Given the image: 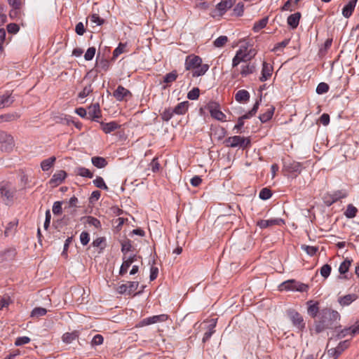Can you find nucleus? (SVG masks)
<instances>
[{"label":"nucleus","instance_id":"22","mask_svg":"<svg viewBox=\"0 0 359 359\" xmlns=\"http://www.w3.org/2000/svg\"><path fill=\"white\" fill-rule=\"evenodd\" d=\"M357 0H351L347 5H346L343 10L342 14L345 18H349L354 10Z\"/></svg>","mask_w":359,"mask_h":359},{"label":"nucleus","instance_id":"17","mask_svg":"<svg viewBox=\"0 0 359 359\" xmlns=\"http://www.w3.org/2000/svg\"><path fill=\"white\" fill-rule=\"evenodd\" d=\"M177 76L178 74L176 70H173L171 72L165 74L163 77V83H165V85L163 86L162 88L165 89L166 88L170 86L172 82L176 81Z\"/></svg>","mask_w":359,"mask_h":359},{"label":"nucleus","instance_id":"48","mask_svg":"<svg viewBox=\"0 0 359 359\" xmlns=\"http://www.w3.org/2000/svg\"><path fill=\"white\" fill-rule=\"evenodd\" d=\"M105 239L103 237H100L93 241L92 245L94 247L100 248L101 250L105 248L104 244Z\"/></svg>","mask_w":359,"mask_h":359},{"label":"nucleus","instance_id":"4","mask_svg":"<svg viewBox=\"0 0 359 359\" xmlns=\"http://www.w3.org/2000/svg\"><path fill=\"white\" fill-rule=\"evenodd\" d=\"M14 146L13 137L4 131H0V150L8 152L13 149Z\"/></svg>","mask_w":359,"mask_h":359},{"label":"nucleus","instance_id":"5","mask_svg":"<svg viewBox=\"0 0 359 359\" xmlns=\"http://www.w3.org/2000/svg\"><path fill=\"white\" fill-rule=\"evenodd\" d=\"M224 143L226 147H240L243 149L247 148L250 144V140L248 138L235 135L225 140Z\"/></svg>","mask_w":359,"mask_h":359},{"label":"nucleus","instance_id":"6","mask_svg":"<svg viewBox=\"0 0 359 359\" xmlns=\"http://www.w3.org/2000/svg\"><path fill=\"white\" fill-rule=\"evenodd\" d=\"M287 316L293 326L295 327L299 332H303L306 327V323L304 320L303 316L293 309L289 310L287 311Z\"/></svg>","mask_w":359,"mask_h":359},{"label":"nucleus","instance_id":"14","mask_svg":"<svg viewBox=\"0 0 359 359\" xmlns=\"http://www.w3.org/2000/svg\"><path fill=\"white\" fill-rule=\"evenodd\" d=\"M283 221L281 219H260L257 221V225L261 229H265L274 225H280Z\"/></svg>","mask_w":359,"mask_h":359},{"label":"nucleus","instance_id":"27","mask_svg":"<svg viewBox=\"0 0 359 359\" xmlns=\"http://www.w3.org/2000/svg\"><path fill=\"white\" fill-rule=\"evenodd\" d=\"M79 337V332L74 331L72 332H66L65 333L62 337V341L66 344H70L73 341L76 340Z\"/></svg>","mask_w":359,"mask_h":359},{"label":"nucleus","instance_id":"50","mask_svg":"<svg viewBox=\"0 0 359 359\" xmlns=\"http://www.w3.org/2000/svg\"><path fill=\"white\" fill-rule=\"evenodd\" d=\"M199 89L198 88H194L188 93L187 97L191 100H196L199 97Z\"/></svg>","mask_w":359,"mask_h":359},{"label":"nucleus","instance_id":"23","mask_svg":"<svg viewBox=\"0 0 359 359\" xmlns=\"http://www.w3.org/2000/svg\"><path fill=\"white\" fill-rule=\"evenodd\" d=\"M358 299V295L355 294H348L342 297H340L339 302L341 306H348L353 302Z\"/></svg>","mask_w":359,"mask_h":359},{"label":"nucleus","instance_id":"49","mask_svg":"<svg viewBox=\"0 0 359 359\" xmlns=\"http://www.w3.org/2000/svg\"><path fill=\"white\" fill-rule=\"evenodd\" d=\"M215 327V323L210 325L209 330L204 334V336L203 337V343L207 341L211 337L212 334L215 332V330H214Z\"/></svg>","mask_w":359,"mask_h":359},{"label":"nucleus","instance_id":"40","mask_svg":"<svg viewBox=\"0 0 359 359\" xmlns=\"http://www.w3.org/2000/svg\"><path fill=\"white\" fill-rule=\"evenodd\" d=\"M255 70V67L254 65H247L245 66L242 67V69L241 71V74L243 76H246L248 74L253 73Z\"/></svg>","mask_w":359,"mask_h":359},{"label":"nucleus","instance_id":"47","mask_svg":"<svg viewBox=\"0 0 359 359\" xmlns=\"http://www.w3.org/2000/svg\"><path fill=\"white\" fill-rule=\"evenodd\" d=\"M329 86L326 83H320L316 88V93L318 94H323L328 91Z\"/></svg>","mask_w":359,"mask_h":359},{"label":"nucleus","instance_id":"21","mask_svg":"<svg viewBox=\"0 0 359 359\" xmlns=\"http://www.w3.org/2000/svg\"><path fill=\"white\" fill-rule=\"evenodd\" d=\"M20 114L18 112L8 113L0 116V123L3 122H11L20 118Z\"/></svg>","mask_w":359,"mask_h":359},{"label":"nucleus","instance_id":"19","mask_svg":"<svg viewBox=\"0 0 359 359\" xmlns=\"http://www.w3.org/2000/svg\"><path fill=\"white\" fill-rule=\"evenodd\" d=\"M14 102V97L11 93H6L0 96V109L8 107Z\"/></svg>","mask_w":359,"mask_h":359},{"label":"nucleus","instance_id":"46","mask_svg":"<svg viewBox=\"0 0 359 359\" xmlns=\"http://www.w3.org/2000/svg\"><path fill=\"white\" fill-rule=\"evenodd\" d=\"M228 41V38L226 36H221L218 37L215 41L214 45L215 47H222Z\"/></svg>","mask_w":359,"mask_h":359},{"label":"nucleus","instance_id":"10","mask_svg":"<svg viewBox=\"0 0 359 359\" xmlns=\"http://www.w3.org/2000/svg\"><path fill=\"white\" fill-rule=\"evenodd\" d=\"M202 64V59L195 55H189L185 60V69L186 70H193Z\"/></svg>","mask_w":359,"mask_h":359},{"label":"nucleus","instance_id":"64","mask_svg":"<svg viewBox=\"0 0 359 359\" xmlns=\"http://www.w3.org/2000/svg\"><path fill=\"white\" fill-rule=\"evenodd\" d=\"M75 32L78 35L82 36L85 32L84 25L82 22H79L76 25Z\"/></svg>","mask_w":359,"mask_h":359},{"label":"nucleus","instance_id":"54","mask_svg":"<svg viewBox=\"0 0 359 359\" xmlns=\"http://www.w3.org/2000/svg\"><path fill=\"white\" fill-rule=\"evenodd\" d=\"M126 45L122 43H120L119 45L113 52V57H117L120 54L123 53L125 51Z\"/></svg>","mask_w":359,"mask_h":359},{"label":"nucleus","instance_id":"25","mask_svg":"<svg viewBox=\"0 0 359 359\" xmlns=\"http://www.w3.org/2000/svg\"><path fill=\"white\" fill-rule=\"evenodd\" d=\"M101 126H102V130L107 134L114 131L119 127L118 124L114 121H111L109 123L102 122Z\"/></svg>","mask_w":359,"mask_h":359},{"label":"nucleus","instance_id":"45","mask_svg":"<svg viewBox=\"0 0 359 359\" xmlns=\"http://www.w3.org/2000/svg\"><path fill=\"white\" fill-rule=\"evenodd\" d=\"M331 270L332 268L330 265L327 264H324L320 269V275L325 278H327L330 276Z\"/></svg>","mask_w":359,"mask_h":359},{"label":"nucleus","instance_id":"28","mask_svg":"<svg viewBox=\"0 0 359 359\" xmlns=\"http://www.w3.org/2000/svg\"><path fill=\"white\" fill-rule=\"evenodd\" d=\"M135 260V255L130 257L128 258L127 259H124V261L121 266L119 273L120 275L123 276L125 274L128 268L130 266V265L133 263V262Z\"/></svg>","mask_w":359,"mask_h":359},{"label":"nucleus","instance_id":"62","mask_svg":"<svg viewBox=\"0 0 359 359\" xmlns=\"http://www.w3.org/2000/svg\"><path fill=\"white\" fill-rule=\"evenodd\" d=\"M139 285V282H128V294H130L135 292Z\"/></svg>","mask_w":359,"mask_h":359},{"label":"nucleus","instance_id":"30","mask_svg":"<svg viewBox=\"0 0 359 359\" xmlns=\"http://www.w3.org/2000/svg\"><path fill=\"white\" fill-rule=\"evenodd\" d=\"M346 193L343 191H334L332 194L330 195L331 201H327L326 203L327 205H330L338 200L346 197Z\"/></svg>","mask_w":359,"mask_h":359},{"label":"nucleus","instance_id":"41","mask_svg":"<svg viewBox=\"0 0 359 359\" xmlns=\"http://www.w3.org/2000/svg\"><path fill=\"white\" fill-rule=\"evenodd\" d=\"M301 248L303 250H304L310 256L314 255L316 253V252L318 250V247L310 246V245H302L301 246Z\"/></svg>","mask_w":359,"mask_h":359},{"label":"nucleus","instance_id":"43","mask_svg":"<svg viewBox=\"0 0 359 359\" xmlns=\"http://www.w3.org/2000/svg\"><path fill=\"white\" fill-rule=\"evenodd\" d=\"M89 18L93 23H95L97 25H102L104 23V20L103 18H101L97 13H93L90 15Z\"/></svg>","mask_w":359,"mask_h":359},{"label":"nucleus","instance_id":"29","mask_svg":"<svg viewBox=\"0 0 359 359\" xmlns=\"http://www.w3.org/2000/svg\"><path fill=\"white\" fill-rule=\"evenodd\" d=\"M91 162L93 165L97 168H103L107 165V160L104 158L100 156L92 157Z\"/></svg>","mask_w":359,"mask_h":359},{"label":"nucleus","instance_id":"11","mask_svg":"<svg viewBox=\"0 0 359 359\" xmlns=\"http://www.w3.org/2000/svg\"><path fill=\"white\" fill-rule=\"evenodd\" d=\"M113 96L118 101H123L124 100H127L128 97H132L131 93L126 88H125L122 86H118L117 88L114 91Z\"/></svg>","mask_w":359,"mask_h":359},{"label":"nucleus","instance_id":"58","mask_svg":"<svg viewBox=\"0 0 359 359\" xmlns=\"http://www.w3.org/2000/svg\"><path fill=\"white\" fill-rule=\"evenodd\" d=\"M87 222L89 224L93 225L96 228H100L101 226L100 220H98L95 217L89 216V217H88Z\"/></svg>","mask_w":359,"mask_h":359},{"label":"nucleus","instance_id":"42","mask_svg":"<svg viewBox=\"0 0 359 359\" xmlns=\"http://www.w3.org/2000/svg\"><path fill=\"white\" fill-rule=\"evenodd\" d=\"M93 184L97 188L107 190L108 187L105 184L102 177L97 176L94 180Z\"/></svg>","mask_w":359,"mask_h":359},{"label":"nucleus","instance_id":"32","mask_svg":"<svg viewBox=\"0 0 359 359\" xmlns=\"http://www.w3.org/2000/svg\"><path fill=\"white\" fill-rule=\"evenodd\" d=\"M55 160L56 158L55 156L43 160L41 163V169L43 171H48L53 165Z\"/></svg>","mask_w":359,"mask_h":359},{"label":"nucleus","instance_id":"37","mask_svg":"<svg viewBox=\"0 0 359 359\" xmlns=\"http://www.w3.org/2000/svg\"><path fill=\"white\" fill-rule=\"evenodd\" d=\"M233 6V2L231 0H222L221 2H219L217 5V8L219 11H225L228 8H230Z\"/></svg>","mask_w":359,"mask_h":359},{"label":"nucleus","instance_id":"18","mask_svg":"<svg viewBox=\"0 0 359 359\" xmlns=\"http://www.w3.org/2000/svg\"><path fill=\"white\" fill-rule=\"evenodd\" d=\"M306 304L308 305V314L312 318L316 317L318 313L319 312V303L318 302H314L313 300H310L308 301Z\"/></svg>","mask_w":359,"mask_h":359},{"label":"nucleus","instance_id":"61","mask_svg":"<svg viewBox=\"0 0 359 359\" xmlns=\"http://www.w3.org/2000/svg\"><path fill=\"white\" fill-rule=\"evenodd\" d=\"M19 29V26L15 23H10L7 25V30L11 34H16Z\"/></svg>","mask_w":359,"mask_h":359},{"label":"nucleus","instance_id":"53","mask_svg":"<svg viewBox=\"0 0 359 359\" xmlns=\"http://www.w3.org/2000/svg\"><path fill=\"white\" fill-rule=\"evenodd\" d=\"M96 49L95 47H90L88 48L87 51L84 55V58L86 60H91L95 56Z\"/></svg>","mask_w":359,"mask_h":359},{"label":"nucleus","instance_id":"7","mask_svg":"<svg viewBox=\"0 0 359 359\" xmlns=\"http://www.w3.org/2000/svg\"><path fill=\"white\" fill-rule=\"evenodd\" d=\"M280 290H296L300 292L306 291L308 285L294 280H289L283 283L280 286Z\"/></svg>","mask_w":359,"mask_h":359},{"label":"nucleus","instance_id":"51","mask_svg":"<svg viewBox=\"0 0 359 359\" xmlns=\"http://www.w3.org/2000/svg\"><path fill=\"white\" fill-rule=\"evenodd\" d=\"M175 114L173 109L169 108L165 109L161 114L163 121H168Z\"/></svg>","mask_w":359,"mask_h":359},{"label":"nucleus","instance_id":"38","mask_svg":"<svg viewBox=\"0 0 359 359\" xmlns=\"http://www.w3.org/2000/svg\"><path fill=\"white\" fill-rule=\"evenodd\" d=\"M268 20H269L268 17H266V18H264L261 19L258 22H255L254 26H253V30L255 32H257L260 29H262L264 27H265L266 26V25H267Z\"/></svg>","mask_w":359,"mask_h":359},{"label":"nucleus","instance_id":"59","mask_svg":"<svg viewBox=\"0 0 359 359\" xmlns=\"http://www.w3.org/2000/svg\"><path fill=\"white\" fill-rule=\"evenodd\" d=\"M53 212L55 215H60L62 213V203L56 201L53 206Z\"/></svg>","mask_w":359,"mask_h":359},{"label":"nucleus","instance_id":"13","mask_svg":"<svg viewBox=\"0 0 359 359\" xmlns=\"http://www.w3.org/2000/svg\"><path fill=\"white\" fill-rule=\"evenodd\" d=\"M101 116V111L98 103L93 104L88 107V119L95 120Z\"/></svg>","mask_w":359,"mask_h":359},{"label":"nucleus","instance_id":"52","mask_svg":"<svg viewBox=\"0 0 359 359\" xmlns=\"http://www.w3.org/2000/svg\"><path fill=\"white\" fill-rule=\"evenodd\" d=\"M93 92V88L91 85L86 86L83 88V90L81 91L79 94V98H84L90 95V93Z\"/></svg>","mask_w":359,"mask_h":359},{"label":"nucleus","instance_id":"20","mask_svg":"<svg viewBox=\"0 0 359 359\" xmlns=\"http://www.w3.org/2000/svg\"><path fill=\"white\" fill-rule=\"evenodd\" d=\"M301 18V13L299 12H297L294 14L290 15L287 18V24L292 28L295 29L297 27L299 23V20Z\"/></svg>","mask_w":359,"mask_h":359},{"label":"nucleus","instance_id":"60","mask_svg":"<svg viewBox=\"0 0 359 359\" xmlns=\"http://www.w3.org/2000/svg\"><path fill=\"white\" fill-rule=\"evenodd\" d=\"M103 337L101 334H96L92 339L91 344L93 346L100 345L103 343Z\"/></svg>","mask_w":359,"mask_h":359},{"label":"nucleus","instance_id":"63","mask_svg":"<svg viewBox=\"0 0 359 359\" xmlns=\"http://www.w3.org/2000/svg\"><path fill=\"white\" fill-rule=\"evenodd\" d=\"M348 346V342L347 341H344L339 344V345L333 350L332 351H339V353H341L344 350H345Z\"/></svg>","mask_w":359,"mask_h":359},{"label":"nucleus","instance_id":"36","mask_svg":"<svg viewBox=\"0 0 359 359\" xmlns=\"http://www.w3.org/2000/svg\"><path fill=\"white\" fill-rule=\"evenodd\" d=\"M357 212L358 209L352 204H348L346 211L344 212V215L347 218L351 219L356 216Z\"/></svg>","mask_w":359,"mask_h":359},{"label":"nucleus","instance_id":"35","mask_svg":"<svg viewBox=\"0 0 359 359\" xmlns=\"http://www.w3.org/2000/svg\"><path fill=\"white\" fill-rule=\"evenodd\" d=\"M47 310L42 307H36L31 312V317L34 318H39L41 316H43L46 314Z\"/></svg>","mask_w":359,"mask_h":359},{"label":"nucleus","instance_id":"16","mask_svg":"<svg viewBox=\"0 0 359 359\" xmlns=\"http://www.w3.org/2000/svg\"><path fill=\"white\" fill-rule=\"evenodd\" d=\"M273 72L272 67L266 62H264L262 65V76L259 78L261 81H265L269 79Z\"/></svg>","mask_w":359,"mask_h":359},{"label":"nucleus","instance_id":"12","mask_svg":"<svg viewBox=\"0 0 359 359\" xmlns=\"http://www.w3.org/2000/svg\"><path fill=\"white\" fill-rule=\"evenodd\" d=\"M167 319H168V316L165 315V314L154 316L143 319L140 323V326L142 327V326L149 325L157 323L165 322Z\"/></svg>","mask_w":359,"mask_h":359},{"label":"nucleus","instance_id":"24","mask_svg":"<svg viewBox=\"0 0 359 359\" xmlns=\"http://www.w3.org/2000/svg\"><path fill=\"white\" fill-rule=\"evenodd\" d=\"M235 100L238 102H247L250 100V93L246 90H240L236 93Z\"/></svg>","mask_w":359,"mask_h":359},{"label":"nucleus","instance_id":"1","mask_svg":"<svg viewBox=\"0 0 359 359\" xmlns=\"http://www.w3.org/2000/svg\"><path fill=\"white\" fill-rule=\"evenodd\" d=\"M320 319L316 322L315 330L320 333L326 329L331 328L335 322L339 318V314L337 311L330 309H323L320 313Z\"/></svg>","mask_w":359,"mask_h":359},{"label":"nucleus","instance_id":"44","mask_svg":"<svg viewBox=\"0 0 359 359\" xmlns=\"http://www.w3.org/2000/svg\"><path fill=\"white\" fill-rule=\"evenodd\" d=\"M271 196V191L268 188H264L259 192V198L262 200H267L270 198Z\"/></svg>","mask_w":359,"mask_h":359},{"label":"nucleus","instance_id":"33","mask_svg":"<svg viewBox=\"0 0 359 359\" xmlns=\"http://www.w3.org/2000/svg\"><path fill=\"white\" fill-rule=\"evenodd\" d=\"M74 172L76 173V175L81 176V177H88V178H92L93 177V172H91L88 169L83 168V167L76 168L75 169Z\"/></svg>","mask_w":359,"mask_h":359},{"label":"nucleus","instance_id":"55","mask_svg":"<svg viewBox=\"0 0 359 359\" xmlns=\"http://www.w3.org/2000/svg\"><path fill=\"white\" fill-rule=\"evenodd\" d=\"M30 341V339L28 337H18L15 341V345L17 346H22L23 344H28Z\"/></svg>","mask_w":359,"mask_h":359},{"label":"nucleus","instance_id":"31","mask_svg":"<svg viewBox=\"0 0 359 359\" xmlns=\"http://www.w3.org/2000/svg\"><path fill=\"white\" fill-rule=\"evenodd\" d=\"M274 110H275V108L271 106L266 111V112H264V114H261L259 116V120L261 121V122L266 123L268 121H269L272 118V116H273Z\"/></svg>","mask_w":359,"mask_h":359},{"label":"nucleus","instance_id":"3","mask_svg":"<svg viewBox=\"0 0 359 359\" xmlns=\"http://www.w3.org/2000/svg\"><path fill=\"white\" fill-rule=\"evenodd\" d=\"M256 53L255 50L250 49L247 53V47L241 46L240 49L236 52L232 61V66L233 67L238 65L241 62H245L250 60L252 57L255 55Z\"/></svg>","mask_w":359,"mask_h":359},{"label":"nucleus","instance_id":"56","mask_svg":"<svg viewBox=\"0 0 359 359\" xmlns=\"http://www.w3.org/2000/svg\"><path fill=\"white\" fill-rule=\"evenodd\" d=\"M131 248H132V245L130 243V240H126L121 243V251L123 253L130 251Z\"/></svg>","mask_w":359,"mask_h":359},{"label":"nucleus","instance_id":"57","mask_svg":"<svg viewBox=\"0 0 359 359\" xmlns=\"http://www.w3.org/2000/svg\"><path fill=\"white\" fill-rule=\"evenodd\" d=\"M80 241L83 245H86L90 241L89 233L86 231H83L80 235Z\"/></svg>","mask_w":359,"mask_h":359},{"label":"nucleus","instance_id":"39","mask_svg":"<svg viewBox=\"0 0 359 359\" xmlns=\"http://www.w3.org/2000/svg\"><path fill=\"white\" fill-rule=\"evenodd\" d=\"M351 264V260L346 259L339 266V272L340 274L346 273Z\"/></svg>","mask_w":359,"mask_h":359},{"label":"nucleus","instance_id":"2","mask_svg":"<svg viewBox=\"0 0 359 359\" xmlns=\"http://www.w3.org/2000/svg\"><path fill=\"white\" fill-rule=\"evenodd\" d=\"M17 189L15 187L9 182L3 181L0 182V203L6 205H11L16 198Z\"/></svg>","mask_w":359,"mask_h":359},{"label":"nucleus","instance_id":"8","mask_svg":"<svg viewBox=\"0 0 359 359\" xmlns=\"http://www.w3.org/2000/svg\"><path fill=\"white\" fill-rule=\"evenodd\" d=\"M208 109L210 113V115L212 118L220 121H224L226 115L220 111L219 105L218 103L215 102H211L208 104Z\"/></svg>","mask_w":359,"mask_h":359},{"label":"nucleus","instance_id":"34","mask_svg":"<svg viewBox=\"0 0 359 359\" xmlns=\"http://www.w3.org/2000/svg\"><path fill=\"white\" fill-rule=\"evenodd\" d=\"M188 109V102H182L179 103L174 109L173 111L176 114H184Z\"/></svg>","mask_w":359,"mask_h":359},{"label":"nucleus","instance_id":"15","mask_svg":"<svg viewBox=\"0 0 359 359\" xmlns=\"http://www.w3.org/2000/svg\"><path fill=\"white\" fill-rule=\"evenodd\" d=\"M67 176V173L64 170H60L55 172L51 180H50V184L53 186H57L62 182V181L65 179Z\"/></svg>","mask_w":359,"mask_h":359},{"label":"nucleus","instance_id":"26","mask_svg":"<svg viewBox=\"0 0 359 359\" xmlns=\"http://www.w3.org/2000/svg\"><path fill=\"white\" fill-rule=\"evenodd\" d=\"M209 69L207 64L200 65V66L193 69L192 77H198L204 75Z\"/></svg>","mask_w":359,"mask_h":359},{"label":"nucleus","instance_id":"9","mask_svg":"<svg viewBox=\"0 0 359 359\" xmlns=\"http://www.w3.org/2000/svg\"><path fill=\"white\" fill-rule=\"evenodd\" d=\"M260 101H261V99L259 101H257L255 102V104H254L253 107L252 108V109L250 111H249L248 113H246L245 114H244L242 116L238 118V123L234 126V129H236L237 130H240L244 125V119L250 118L252 116L255 115V114L257 113V111L259 109V105Z\"/></svg>","mask_w":359,"mask_h":359}]
</instances>
